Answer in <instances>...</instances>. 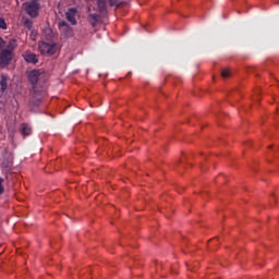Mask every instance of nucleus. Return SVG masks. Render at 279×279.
<instances>
[{
  "label": "nucleus",
  "instance_id": "1",
  "mask_svg": "<svg viewBox=\"0 0 279 279\" xmlns=\"http://www.w3.org/2000/svg\"><path fill=\"white\" fill-rule=\"evenodd\" d=\"M17 44L14 39H11L7 45L5 49L0 52V69H5V66H10L14 58V49H16Z\"/></svg>",
  "mask_w": 279,
  "mask_h": 279
},
{
  "label": "nucleus",
  "instance_id": "2",
  "mask_svg": "<svg viewBox=\"0 0 279 279\" xmlns=\"http://www.w3.org/2000/svg\"><path fill=\"white\" fill-rule=\"evenodd\" d=\"M23 10L31 19H36L38 12H40V3L37 1H26L23 3Z\"/></svg>",
  "mask_w": 279,
  "mask_h": 279
},
{
  "label": "nucleus",
  "instance_id": "3",
  "mask_svg": "<svg viewBox=\"0 0 279 279\" xmlns=\"http://www.w3.org/2000/svg\"><path fill=\"white\" fill-rule=\"evenodd\" d=\"M0 167L7 173H10L14 167V156L10 153H4L2 159L0 160Z\"/></svg>",
  "mask_w": 279,
  "mask_h": 279
},
{
  "label": "nucleus",
  "instance_id": "4",
  "mask_svg": "<svg viewBox=\"0 0 279 279\" xmlns=\"http://www.w3.org/2000/svg\"><path fill=\"white\" fill-rule=\"evenodd\" d=\"M39 51L43 56H53L58 51V45L41 41L39 43Z\"/></svg>",
  "mask_w": 279,
  "mask_h": 279
},
{
  "label": "nucleus",
  "instance_id": "5",
  "mask_svg": "<svg viewBox=\"0 0 279 279\" xmlns=\"http://www.w3.org/2000/svg\"><path fill=\"white\" fill-rule=\"evenodd\" d=\"M43 77V72L40 70H33L28 73V82L33 85V88H36V84Z\"/></svg>",
  "mask_w": 279,
  "mask_h": 279
},
{
  "label": "nucleus",
  "instance_id": "6",
  "mask_svg": "<svg viewBox=\"0 0 279 279\" xmlns=\"http://www.w3.org/2000/svg\"><path fill=\"white\" fill-rule=\"evenodd\" d=\"M59 29L68 38H71L73 36V27H71L66 22L62 21L59 22Z\"/></svg>",
  "mask_w": 279,
  "mask_h": 279
},
{
  "label": "nucleus",
  "instance_id": "7",
  "mask_svg": "<svg viewBox=\"0 0 279 279\" xmlns=\"http://www.w3.org/2000/svg\"><path fill=\"white\" fill-rule=\"evenodd\" d=\"M23 58H24L25 62H27L28 64H37V62H38V57H36V53H34L29 50H26L23 53Z\"/></svg>",
  "mask_w": 279,
  "mask_h": 279
},
{
  "label": "nucleus",
  "instance_id": "8",
  "mask_svg": "<svg viewBox=\"0 0 279 279\" xmlns=\"http://www.w3.org/2000/svg\"><path fill=\"white\" fill-rule=\"evenodd\" d=\"M76 14H77V9L75 8H70L66 11L65 16L69 23H71V25H77V20L75 19Z\"/></svg>",
  "mask_w": 279,
  "mask_h": 279
},
{
  "label": "nucleus",
  "instance_id": "9",
  "mask_svg": "<svg viewBox=\"0 0 279 279\" xmlns=\"http://www.w3.org/2000/svg\"><path fill=\"white\" fill-rule=\"evenodd\" d=\"M96 1H97L99 12H102V13L107 12L108 3L106 2V0H96Z\"/></svg>",
  "mask_w": 279,
  "mask_h": 279
},
{
  "label": "nucleus",
  "instance_id": "10",
  "mask_svg": "<svg viewBox=\"0 0 279 279\" xmlns=\"http://www.w3.org/2000/svg\"><path fill=\"white\" fill-rule=\"evenodd\" d=\"M89 22H90V25L95 27L97 23H99V14L97 13L89 14Z\"/></svg>",
  "mask_w": 279,
  "mask_h": 279
},
{
  "label": "nucleus",
  "instance_id": "11",
  "mask_svg": "<svg viewBox=\"0 0 279 279\" xmlns=\"http://www.w3.org/2000/svg\"><path fill=\"white\" fill-rule=\"evenodd\" d=\"M130 0H109V5L111 8H119L122 3H128Z\"/></svg>",
  "mask_w": 279,
  "mask_h": 279
},
{
  "label": "nucleus",
  "instance_id": "12",
  "mask_svg": "<svg viewBox=\"0 0 279 279\" xmlns=\"http://www.w3.org/2000/svg\"><path fill=\"white\" fill-rule=\"evenodd\" d=\"M22 134L24 136H29V134H32V128L29 126V124L27 123L22 124Z\"/></svg>",
  "mask_w": 279,
  "mask_h": 279
},
{
  "label": "nucleus",
  "instance_id": "13",
  "mask_svg": "<svg viewBox=\"0 0 279 279\" xmlns=\"http://www.w3.org/2000/svg\"><path fill=\"white\" fill-rule=\"evenodd\" d=\"M0 86H1L2 93L8 89V77L3 74L1 75Z\"/></svg>",
  "mask_w": 279,
  "mask_h": 279
},
{
  "label": "nucleus",
  "instance_id": "14",
  "mask_svg": "<svg viewBox=\"0 0 279 279\" xmlns=\"http://www.w3.org/2000/svg\"><path fill=\"white\" fill-rule=\"evenodd\" d=\"M23 25L26 29H32L34 27V22L29 19H24Z\"/></svg>",
  "mask_w": 279,
  "mask_h": 279
},
{
  "label": "nucleus",
  "instance_id": "15",
  "mask_svg": "<svg viewBox=\"0 0 279 279\" xmlns=\"http://www.w3.org/2000/svg\"><path fill=\"white\" fill-rule=\"evenodd\" d=\"M0 29H8V24L3 17H0Z\"/></svg>",
  "mask_w": 279,
  "mask_h": 279
},
{
  "label": "nucleus",
  "instance_id": "16",
  "mask_svg": "<svg viewBox=\"0 0 279 279\" xmlns=\"http://www.w3.org/2000/svg\"><path fill=\"white\" fill-rule=\"evenodd\" d=\"M231 72L229 69H225L221 71V77H230Z\"/></svg>",
  "mask_w": 279,
  "mask_h": 279
},
{
  "label": "nucleus",
  "instance_id": "17",
  "mask_svg": "<svg viewBox=\"0 0 279 279\" xmlns=\"http://www.w3.org/2000/svg\"><path fill=\"white\" fill-rule=\"evenodd\" d=\"M3 178L0 177V195L3 194Z\"/></svg>",
  "mask_w": 279,
  "mask_h": 279
},
{
  "label": "nucleus",
  "instance_id": "18",
  "mask_svg": "<svg viewBox=\"0 0 279 279\" xmlns=\"http://www.w3.org/2000/svg\"><path fill=\"white\" fill-rule=\"evenodd\" d=\"M34 99H35V101H37V102H35V105L40 104V101H43V97H41V96H38V97L36 98V92H35Z\"/></svg>",
  "mask_w": 279,
  "mask_h": 279
},
{
  "label": "nucleus",
  "instance_id": "19",
  "mask_svg": "<svg viewBox=\"0 0 279 279\" xmlns=\"http://www.w3.org/2000/svg\"><path fill=\"white\" fill-rule=\"evenodd\" d=\"M5 47V41L0 37V49H3Z\"/></svg>",
  "mask_w": 279,
  "mask_h": 279
},
{
  "label": "nucleus",
  "instance_id": "20",
  "mask_svg": "<svg viewBox=\"0 0 279 279\" xmlns=\"http://www.w3.org/2000/svg\"><path fill=\"white\" fill-rule=\"evenodd\" d=\"M31 1H36L38 3V0H31Z\"/></svg>",
  "mask_w": 279,
  "mask_h": 279
}]
</instances>
